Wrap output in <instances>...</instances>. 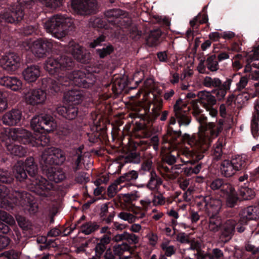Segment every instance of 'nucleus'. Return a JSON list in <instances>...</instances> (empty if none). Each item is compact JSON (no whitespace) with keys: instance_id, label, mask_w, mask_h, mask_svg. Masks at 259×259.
<instances>
[{"instance_id":"3","label":"nucleus","mask_w":259,"mask_h":259,"mask_svg":"<svg viewBox=\"0 0 259 259\" xmlns=\"http://www.w3.org/2000/svg\"><path fill=\"white\" fill-rule=\"evenodd\" d=\"M201 110L196 104L193 105L192 114L199 123L198 127V137L202 139L204 136H210L213 138H216L219 134L223 130L224 121L219 120L217 123L214 122H207V118L204 114H201Z\"/></svg>"},{"instance_id":"61","label":"nucleus","mask_w":259,"mask_h":259,"mask_svg":"<svg viewBox=\"0 0 259 259\" xmlns=\"http://www.w3.org/2000/svg\"><path fill=\"white\" fill-rule=\"evenodd\" d=\"M248 82V79L245 76L240 77L239 81L236 83V90L241 91L247 85Z\"/></svg>"},{"instance_id":"47","label":"nucleus","mask_w":259,"mask_h":259,"mask_svg":"<svg viewBox=\"0 0 259 259\" xmlns=\"http://www.w3.org/2000/svg\"><path fill=\"white\" fill-rule=\"evenodd\" d=\"M121 183L118 179H117L113 184L111 185L108 189V195L110 197H114L117 192L121 189V187L118 188V185Z\"/></svg>"},{"instance_id":"31","label":"nucleus","mask_w":259,"mask_h":259,"mask_svg":"<svg viewBox=\"0 0 259 259\" xmlns=\"http://www.w3.org/2000/svg\"><path fill=\"white\" fill-rule=\"evenodd\" d=\"M248 156L245 154L237 155L233 158L231 162L236 170H239L244 168L248 161Z\"/></svg>"},{"instance_id":"6","label":"nucleus","mask_w":259,"mask_h":259,"mask_svg":"<svg viewBox=\"0 0 259 259\" xmlns=\"http://www.w3.org/2000/svg\"><path fill=\"white\" fill-rule=\"evenodd\" d=\"M30 195L24 192L15 191L9 193L4 185H0V207L7 208L9 203L22 206L30 204Z\"/></svg>"},{"instance_id":"39","label":"nucleus","mask_w":259,"mask_h":259,"mask_svg":"<svg viewBox=\"0 0 259 259\" xmlns=\"http://www.w3.org/2000/svg\"><path fill=\"white\" fill-rule=\"evenodd\" d=\"M99 226L95 223H87L81 227V232L86 235H88L97 230Z\"/></svg>"},{"instance_id":"9","label":"nucleus","mask_w":259,"mask_h":259,"mask_svg":"<svg viewBox=\"0 0 259 259\" xmlns=\"http://www.w3.org/2000/svg\"><path fill=\"white\" fill-rule=\"evenodd\" d=\"M23 48L26 51H30L35 56L43 57L52 49L53 44L50 40L38 39L32 42L30 40L24 41Z\"/></svg>"},{"instance_id":"52","label":"nucleus","mask_w":259,"mask_h":259,"mask_svg":"<svg viewBox=\"0 0 259 259\" xmlns=\"http://www.w3.org/2000/svg\"><path fill=\"white\" fill-rule=\"evenodd\" d=\"M124 240L126 241L130 244H136L139 241V237L135 234L130 233L127 232H124Z\"/></svg>"},{"instance_id":"13","label":"nucleus","mask_w":259,"mask_h":259,"mask_svg":"<svg viewBox=\"0 0 259 259\" xmlns=\"http://www.w3.org/2000/svg\"><path fill=\"white\" fill-rule=\"evenodd\" d=\"M23 95L25 102L32 106L44 105L47 99L46 92L40 89H30Z\"/></svg>"},{"instance_id":"59","label":"nucleus","mask_w":259,"mask_h":259,"mask_svg":"<svg viewBox=\"0 0 259 259\" xmlns=\"http://www.w3.org/2000/svg\"><path fill=\"white\" fill-rule=\"evenodd\" d=\"M224 183L225 182L223 181L222 179H216L211 182L210 185V187L211 189L213 190H221Z\"/></svg>"},{"instance_id":"27","label":"nucleus","mask_w":259,"mask_h":259,"mask_svg":"<svg viewBox=\"0 0 259 259\" xmlns=\"http://www.w3.org/2000/svg\"><path fill=\"white\" fill-rule=\"evenodd\" d=\"M251 130L254 138H257L259 130V103L254 106V113L251 121Z\"/></svg>"},{"instance_id":"37","label":"nucleus","mask_w":259,"mask_h":259,"mask_svg":"<svg viewBox=\"0 0 259 259\" xmlns=\"http://www.w3.org/2000/svg\"><path fill=\"white\" fill-rule=\"evenodd\" d=\"M162 184L161 180L159 178L154 172L151 173V177L148 183L147 184V187L153 190L157 188Z\"/></svg>"},{"instance_id":"36","label":"nucleus","mask_w":259,"mask_h":259,"mask_svg":"<svg viewBox=\"0 0 259 259\" xmlns=\"http://www.w3.org/2000/svg\"><path fill=\"white\" fill-rule=\"evenodd\" d=\"M162 102L161 98L159 97H154L153 96V100L151 104V106H153L151 109V113L155 117H157L159 115V112L162 107Z\"/></svg>"},{"instance_id":"42","label":"nucleus","mask_w":259,"mask_h":259,"mask_svg":"<svg viewBox=\"0 0 259 259\" xmlns=\"http://www.w3.org/2000/svg\"><path fill=\"white\" fill-rule=\"evenodd\" d=\"M223 145V140L219 139L215 143L213 151V155L216 159H219L221 158L222 155V148Z\"/></svg>"},{"instance_id":"62","label":"nucleus","mask_w":259,"mask_h":259,"mask_svg":"<svg viewBox=\"0 0 259 259\" xmlns=\"http://www.w3.org/2000/svg\"><path fill=\"white\" fill-rule=\"evenodd\" d=\"M165 202V199L161 194L154 195L152 198V203L154 205H162Z\"/></svg>"},{"instance_id":"23","label":"nucleus","mask_w":259,"mask_h":259,"mask_svg":"<svg viewBox=\"0 0 259 259\" xmlns=\"http://www.w3.org/2000/svg\"><path fill=\"white\" fill-rule=\"evenodd\" d=\"M2 135V140L5 143V146L9 154L19 157L24 156L26 153V150L21 146L9 143V140L5 135Z\"/></svg>"},{"instance_id":"55","label":"nucleus","mask_w":259,"mask_h":259,"mask_svg":"<svg viewBox=\"0 0 259 259\" xmlns=\"http://www.w3.org/2000/svg\"><path fill=\"white\" fill-rule=\"evenodd\" d=\"M8 108L7 98L6 95L0 92V113L3 112Z\"/></svg>"},{"instance_id":"50","label":"nucleus","mask_w":259,"mask_h":259,"mask_svg":"<svg viewBox=\"0 0 259 259\" xmlns=\"http://www.w3.org/2000/svg\"><path fill=\"white\" fill-rule=\"evenodd\" d=\"M13 180V177L8 171L0 169V182L4 183H10Z\"/></svg>"},{"instance_id":"22","label":"nucleus","mask_w":259,"mask_h":259,"mask_svg":"<svg viewBox=\"0 0 259 259\" xmlns=\"http://www.w3.org/2000/svg\"><path fill=\"white\" fill-rule=\"evenodd\" d=\"M221 191L226 195L227 205L230 207H233L236 203L238 198L233 186L229 183H224Z\"/></svg>"},{"instance_id":"48","label":"nucleus","mask_w":259,"mask_h":259,"mask_svg":"<svg viewBox=\"0 0 259 259\" xmlns=\"http://www.w3.org/2000/svg\"><path fill=\"white\" fill-rule=\"evenodd\" d=\"M240 194L244 199H250L253 198L255 193L253 190L247 187L241 188Z\"/></svg>"},{"instance_id":"46","label":"nucleus","mask_w":259,"mask_h":259,"mask_svg":"<svg viewBox=\"0 0 259 259\" xmlns=\"http://www.w3.org/2000/svg\"><path fill=\"white\" fill-rule=\"evenodd\" d=\"M138 177V174L136 171L132 170L127 173L125 174L123 176L120 177L119 179V181L121 183H123L125 181H130L133 180H136Z\"/></svg>"},{"instance_id":"43","label":"nucleus","mask_w":259,"mask_h":259,"mask_svg":"<svg viewBox=\"0 0 259 259\" xmlns=\"http://www.w3.org/2000/svg\"><path fill=\"white\" fill-rule=\"evenodd\" d=\"M118 217L123 221H127L130 224L136 222L137 219V217L135 215L125 211L119 213L118 214Z\"/></svg>"},{"instance_id":"18","label":"nucleus","mask_w":259,"mask_h":259,"mask_svg":"<svg viewBox=\"0 0 259 259\" xmlns=\"http://www.w3.org/2000/svg\"><path fill=\"white\" fill-rule=\"evenodd\" d=\"M0 84L15 92L20 91L23 87L22 81L20 79L14 76H3L0 77Z\"/></svg>"},{"instance_id":"49","label":"nucleus","mask_w":259,"mask_h":259,"mask_svg":"<svg viewBox=\"0 0 259 259\" xmlns=\"http://www.w3.org/2000/svg\"><path fill=\"white\" fill-rule=\"evenodd\" d=\"M0 220L8 225H13L15 223L14 219L7 212L0 210Z\"/></svg>"},{"instance_id":"38","label":"nucleus","mask_w":259,"mask_h":259,"mask_svg":"<svg viewBox=\"0 0 259 259\" xmlns=\"http://www.w3.org/2000/svg\"><path fill=\"white\" fill-rule=\"evenodd\" d=\"M42 84L45 85L46 83L49 84V88L51 90H53L52 93L57 92L60 90V86L63 85V84H60L57 79L56 80H53L50 78H44L42 80Z\"/></svg>"},{"instance_id":"29","label":"nucleus","mask_w":259,"mask_h":259,"mask_svg":"<svg viewBox=\"0 0 259 259\" xmlns=\"http://www.w3.org/2000/svg\"><path fill=\"white\" fill-rule=\"evenodd\" d=\"M222 226V221L220 217L217 215H210L207 225V229L212 232L219 231Z\"/></svg>"},{"instance_id":"53","label":"nucleus","mask_w":259,"mask_h":259,"mask_svg":"<svg viewBox=\"0 0 259 259\" xmlns=\"http://www.w3.org/2000/svg\"><path fill=\"white\" fill-rule=\"evenodd\" d=\"M78 110L76 107L73 105H69L67 106V112L66 115V118L68 119H73L77 115Z\"/></svg>"},{"instance_id":"40","label":"nucleus","mask_w":259,"mask_h":259,"mask_svg":"<svg viewBox=\"0 0 259 259\" xmlns=\"http://www.w3.org/2000/svg\"><path fill=\"white\" fill-rule=\"evenodd\" d=\"M160 35L161 33L159 30L151 31L147 39V44L150 46L156 45Z\"/></svg>"},{"instance_id":"16","label":"nucleus","mask_w":259,"mask_h":259,"mask_svg":"<svg viewBox=\"0 0 259 259\" xmlns=\"http://www.w3.org/2000/svg\"><path fill=\"white\" fill-rule=\"evenodd\" d=\"M186 106V104L181 99L177 101L174 106V111L180 126H188L191 122L190 117L183 110Z\"/></svg>"},{"instance_id":"14","label":"nucleus","mask_w":259,"mask_h":259,"mask_svg":"<svg viewBox=\"0 0 259 259\" xmlns=\"http://www.w3.org/2000/svg\"><path fill=\"white\" fill-rule=\"evenodd\" d=\"M71 6L77 14L88 15L96 11L97 4L96 0H72Z\"/></svg>"},{"instance_id":"45","label":"nucleus","mask_w":259,"mask_h":259,"mask_svg":"<svg viewBox=\"0 0 259 259\" xmlns=\"http://www.w3.org/2000/svg\"><path fill=\"white\" fill-rule=\"evenodd\" d=\"M161 247L166 256H170L175 253V247L170 245L168 242L162 243Z\"/></svg>"},{"instance_id":"32","label":"nucleus","mask_w":259,"mask_h":259,"mask_svg":"<svg viewBox=\"0 0 259 259\" xmlns=\"http://www.w3.org/2000/svg\"><path fill=\"white\" fill-rule=\"evenodd\" d=\"M221 170L222 174L226 177H231L236 171L232 162L227 160H224L222 162Z\"/></svg>"},{"instance_id":"5","label":"nucleus","mask_w":259,"mask_h":259,"mask_svg":"<svg viewBox=\"0 0 259 259\" xmlns=\"http://www.w3.org/2000/svg\"><path fill=\"white\" fill-rule=\"evenodd\" d=\"M72 25L71 19L57 15L46 20L44 27L53 36L60 39L68 34Z\"/></svg>"},{"instance_id":"30","label":"nucleus","mask_w":259,"mask_h":259,"mask_svg":"<svg viewBox=\"0 0 259 259\" xmlns=\"http://www.w3.org/2000/svg\"><path fill=\"white\" fill-rule=\"evenodd\" d=\"M198 97L201 102L205 105H214L216 103V100L214 96H212L210 92L203 91L200 92L198 94Z\"/></svg>"},{"instance_id":"15","label":"nucleus","mask_w":259,"mask_h":259,"mask_svg":"<svg viewBox=\"0 0 259 259\" xmlns=\"http://www.w3.org/2000/svg\"><path fill=\"white\" fill-rule=\"evenodd\" d=\"M20 58L16 54L12 52L3 55L0 59L2 67L8 71H14L19 67Z\"/></svg>"},{"instance_id":"21","label":"nucleus","mask_w":259,"mask_h":259,"mask_svg":"<svg viewBox=\"0 0 259 259\" xmlns=\"http://www.w3.org/2000/svg\"><path fill=\"white\" fill-rule=\"evenodd\" d=\"M22 76L27 82H33L40 76V69L37 65L29 66L23 71Z\"/></svg>"},{"instance_id":"57","label":"nucleus","mask_w":259,"mask_h":259,"mask_svg":"<svg viewBox=\"0 0 259 259\" xmlns=\"http://www.w3.org/2000/svg\"><path fill=\"white\" fill-rule=\"evenodd\" d=\"M207 256L209 259H222L223 257V253L219 248H214L212 250L211 253H208Z\"/></svg>"},{"instance_id":"17","label":"nucleus","mask_w":259,"mask_h":259,"mask_svg":"<svg viewBox=\"0 0 259 259\" xmlns=\"http://www.w3.org/2000/svg\"><path fill=\"white\" fill-rule=\"evenodd\" d=\"M22 111L18 109H13L7 112L2 117L3 123L9 126L19 125L22 119Z\"/></svg>"},{"instance_id":"24","label":"nucleus","mask_w":259,"mask_h":259,"mask_svg":"<svg viewBox=\"0 0 259 259\" xmlns=\"http://www.w3.org/2000/svg\"><path fill=\"white\" fill-rule=\"evenodd\" d=\"M46 175L50 181L59 183L65 179L63 171L59 168L49 167L46 171Z\"/></svg>"},{"instance_id":"12","label":"nucleus","mask_w":259,"mask_h":259,"mask_svg":"<svg viewBox=\"0 0 259 259\" xmlns=\"http://www.w3.org/2000/svg\"><path fill=\"white\" fill-rule=\"evenodd\" d=\"M66 159L65 155L61 150L54 147L45 150L41 155V162L46 165H59Z\"/></svg>"},{"instance_id":"25","label":"nucleus","mask_w":259,"mask_h":259,"mask_svg":"<svg viewBox=\"0 0 259 259\" xmlns=\"http://www.w3.org/2000/svg\"><path fill=\"white\" fill-rule=\"evenodd\" d=\"M232 81V78H227L226 81L222 84L220 87H218L217 89L212 91L213 93L215 94L217 98L219 100H222L225 98L227 92L230 89Z\"/></svg>"},{"instance_id":"10","label":"nucleus","mask_w":259,"mask_h":259,"mask_svg":"<svg viewBox=\"0 0 259 259\" xmlns=\"http://www.w3.org/2000/svg\"><path fill=\"white\" fill-rule=\"evenodd\" d=\"M30 125L34 132L46 131L50 133L57 127V124L53 117L47 114L34 116L31 120Z\"/></svg>"},{"instance_id":"1","label":"nucleus","mask_w":259,"mask_h":259,"mask_svg":"<svg viewBox=\"0 0 259 259\" xmlns=\"http://www.w3.org/2000/svg\"><path fill=\"white\" fill-rule=\"evenodd\" d=\"M24 165L31 177L30 183L28 184L29 188L40 195L47 196V192L52 189L54 185L49 182L40 176L36 175L37 166L34 163L33 158L30 157L26 159L25 163L18 162L14 166L13 174L19 181H22L27 178V174L24 169Z\"/></svg>"},{"instance_id":"8","label":"nucleus","mask_w":259,"mask_h":259,"mask_svg":"<svg viewBox=\"0 0 259 259\" xmlns=\"http://www.w3.org/2000/svg\"><path fill=\"white\" fill-rule=\"evenodd\" d=\"M93 75L85 73L80 70L74 71L69 74L68 76L65 75L63 80H67L66 84L64 85H75L78 87L88 88L92 85L95 81Z\"/></svg>"},{"instance_id":"63","label":"nucleus","mask_w":259,"mask_h":259,"mask_svg":"<svg viewBox=\"0 0 259 259\" xmlns=\"http://www.w3.org/2000/svg\"><path fill=\"white\" fill-rule=\"evenodd\" d=\"M201 168L202 165L201 164H199L195 166L194 167H189L186 168L185 171L188 175H190L192 174H197L200 172Z\"/></svg>"},{"instance_id":"20","label":"nucleus","mask_w":259,"mask_h":259,"mask_svg":"<svg viewBox=\"0 0 259 259\" xmlns=\"http://www.w3.org/2000/svg\"><path fill=\"white\" fill-rule=\"evenodd\" d=\"M239 223L247 224L248 220H256L259 218V206H249L243 209L240 213Z\"/></svg>"},{"instance_id":"54","label":"nucleus","mask_w":259,"mask_h":259,"mask_svg":"<svg viewBox=\"0 0 259 259\" xmlns=\"http://www.w3.org/2000/svg\"><path fill=\"white\" fill-rule=\"evenodd\" d=\"M130 246L126 243L114 246L113 251L115 254L120 255L124 251L128 250Z\"/></svg>"},{"instance_id":"41","label":"nucleus","mask_w":259,"mask_h":259,"mask_svg":"<svg viewBox=\"0 0 259 259\" xmlns=\"http://www.w3.org/2000/svg\"><path fill=\"white\" fill-rule=\"evenodd\" d=\"M206 65L207 68L211 71H215L218 69V62L215 56H210L207 59Z\"/></svg>"},{"instance_id":"7","label":"nucleus","mask_w":259,"mask_h":259,"mask_svg":"<svg viewBox=\"0 0 259 259\" xmlns=\"http://www.w3.org/2000/svg\"><path fill=\"white\" fill-rule=\"evenodd\" d=\"M1 133L9 140L18 141L24 144L29 145L33 147L38 143L36 140H34V137L31 133L23 128H7Z\"/></svg>"},{"instance_id":"60","label":"nucleus","mask_w":259,"mask_h":259,"mask_svg":"<svg viewBox=\"0 0 259 259\" xmlns=\"http://www.w3.org/2000/svg\"><path fill=\"white\" fill-rule=\"evenodd\" d=\"M126 162L139 163L140 161L139 155L135 152L130 153L125 158Z\"/></svg>"},{"instance_id":"11","label":"nucleus","mask_w":259,"mask_h":259,"mask_svg":"<svg viewBox=\"0 0 259 259\" xmlns=\"http://www.w3.org/2000/svg\"><path fill=\"white\" fill-rule=\"evenodd\" d=\"M197 205L200 209L205 211L209 215H217L222 207V203L218 198L210 196H200L197 201Z\"/></svg>"},{"instance_id":"44","label":"nucleus","mask_w":259,"mask_h":259,"mask_svg":"<svg viewBox=\"0 0 259 259\" xmlns=\"http://www.w3.org/2000/svg\"><path fill=\"white\" fill-rule=\"evenodd\" d=\"M47 7L56 9L62 5L63 0H40Z\"/></svg>"},{"instance_id":"28","label":"nucleus","mask_w":259,"mask_h":259,"mask_svg":"<svg viewBox=\"0 0 259 259\" xmlns=\"http://www.w3.org/2000/svg\"><path fill=\"white\" fill-rule=\"evenodd\" d=\"M236 224V222L233 220H229L226 221L224 225L221 238L225 237L227 239L223 240V241H226L232 237L235 230Z\"/></svg>"},{"instance_id":"26","label":"nucleus","mask_w":259,"mask_h":259,"mask_svg":"<svg viewBox=\"0 0 259 259\" xmlns=\"http://www.w3.org/2000/svg\"><path fill=\"white\" fill-rule=\"evenodd\" d=\"M79 61L83 62V49L73 41L70 42L68 50Z\"/></svg>"},{"instance_id":"64","label":"nucleus","mask_w":259,"mask_h":259,"mask_svg":"<svg viewBox=\"0 0 259 259\" xmlns=\"http://www.w3.org/2000/svg\"><path fill=\"white\" fill-rule=\"evenodd\" d=\"M19 253L14 250H10L4 253V259H18Z\"/></svg>"},{"instance_id":"51","label":"nucleus","mask_w":259,"mask_h":259,"mask_svg":"<svg viewBox=\"0 0 259 259\" xmlns=\"http://www.w3.org/2000/svg\"><path fill=\"white\" fill-rule=\"evenodd\" d=\"M105 15L109 19L118 18L123 15V12L119 9H111L107 11Z\"/></svg>"},{"instance_id":"58","label":"nucleus","mask_w":259,"mask_h":259,"mask_svg":"<svg viewBox=\"0 0 259 259\" xmlns=\"http://www.w3.org/2000/svg\"><path fill=\"white\" fill-rule=\"evenodd\" d=\"M113 51V48L111 46L104 47L101 49L97 50V52L100 58H104L110 54Z\"/></svg>"},{"instance_id":"56","label":"nucleus","mask_w":259,"mask_h":259,"mask_svg":"<svg viewBox=\"0 0 259 259\" xmlns=\"http://www.w3.org/2000/svg\"><path fill=\"white\" fill-rule=\"evenodd\" d=\"M181 136V131H171L169 132L166 136V142H172L177 139V138Z\"/></svg>"},{"instance_id":"35","label":"nucleus","mask_w":259,"mask_h":259,"mask_svg":"<svg viewBox=\"0 0 259 259\" xmlns=\"http://www.w3.org/2000/svg\"><path fill=\"white\" fill-rule=\"evenodd\" d=\"M222 84L221 80L217 77L212 78L210 76H206L203 80V84L207 88H217L220 87Z\"/></svg>"},{"instance_id":"33","label":"nucleus","mask_w":259,"mask_h":259,"mask_svg":"<svg viewBox=\"0 0 259 259\" xmlns=\"http://www.w3.org/2000/svg\"><path fill=\"white\" fill-rule=\"evenodd\" d=\"M65 99L69 102L78 104L81 101L82 96L81 93L77 90H70L65 95Z\"/></svg>"},{"instance_id":"2","label":"nucleus","mask_w":259,"mask_h":259,"mask_svg":"<svg viewBox=\"0 0 259 259\" xmlns=\"http://www.w3.org/2000/svg\"><path fill=\"white\" fill-rule=\"evenodd\" d=\"M213 138L210 136H204L202 139H199L198 133L196 135H190L185 133L182 136V140L184 144L189 145L192 149L184 147L180 150L182 155L188 158L196 157L197 160H201L205 153L210 146Z\"/></svg>"},{"instance_id":"34","label":"nucleus","mask_w":259,"mask_h":259,"mask_svg":"<svg viewBox=\"0 0 259 259\" xmlns=\"http://www.w3.org/2000/svg\"><path fill=\"white\" fill-rule=\"evenodd\" d=\"M46 131H40L39 132H35L34 140L38 142L35 146L38 145L46 146L50 142V138L46 135Z\"/></svg>"},{"instance_id":"19","label":"nucleus","mask_w":259,"mask_h":259,"mask_svg":"<svg viewBox=\"0 0 259 259\" xmlns=\"http://www.w3.org/2000/svg\"><path fill=\"white\" fill-rule=\"evenodd\" d=\"M23 16V11L19 6L12 8L10 11H6L1 16L2 19L11 23L21 20Z\"/></svg>"},{"instance_id":"4","label":"nucleus","mask_w":259,"mask_h":259,"mask_svg":"<svg viewBox=\"0 0 259 259\" xmlns=\"http://www.w3.org/2000/svg\"><path fill=\"white\" fill-rule=\"evenodd\" d=\"M73 64L71 59L65 56L57 58H49L46 62L45 69L50 74L56 75L60 84H66L67 81H64L63 78Z\"/></svg>"}]
</instances>
